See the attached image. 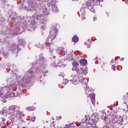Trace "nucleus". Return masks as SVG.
<instances>
[{"label":"nucleus","mask_w":128,"mask_h":128,"mask_svg":"<svg viewBox=\"0 0 128 128\" xmlns=\"http://www.w3.org/2000/svg\"><path fill=\"white\" fill-rule=\"evenodd\" d=\"M73 68L72 70L76 72L77 75L75 74H72L69 77V80L73 84H78L80 82H82L83 80H84V78L82 77V74L86 76L88 74V68L78 67V63L74 61L72 63Z\"/></svg>","instance_id":"nucleus-1"},{"label":"nucleus","mask_w":128,"mask_h":128,"mask_svg":"<svg viewBox=\"0 0 128 128\" xmlns=\"http://www.w3.org/2000/svg\"><path fill=\"white\" fill-rule=\"evenodd\" d=\"M8 87H4L2 88H0V96H1V98H8L14 96V94L12 92H8Z\"/></svg>","instance_id":"nucleus-2"},{"label":"nucleus","mask_w":128,"mask_h":128,"mask_svg":"<svg viewBox=\"0 0 128 128\" xmlns=\"http://www.w3.org/2000/svg\"><path fill=\"white\" fill-rule=\"evenodd\" d=\"M56 34H58V30H56V28L54 27L52 28L50 31V34L46 40L47 44H50V42L56 38Z\"/></svg>","instance_id":"nucleus-3"},{"label":"nucleus","mask_w":128,"mask_h":128,"mask_svg":"<svg viewBox=\"0 0 128 128\" xmlns=\"http://www.w3.org/2000/svg\"><path fill=\"white\" fill-rule=\"evenodd\" d=\"M90 92H92V88H87L86 89V94H88V98H90L91 102H94L95 98V96L94 93H90Z\"/></svg>","instance_id":"nucleus-4"},{"label":"nucleus","mask_w":128,"mask_h":128,"mask_svg":"<svg viewBox=\"0 0 128 128\" xmlns=\"http://www.w3.org/2000/svg\"><path fill=\"white\" fill-rule=\"evenodd\" d=\"M54 2H56V0H51V6L52 8V10L54 12H58V8L56 6V4Z\"/></svg>","instance_id":"nucleus-5"},{"label":"nucleus","mask_w":128,"mask_h":128,"mask_svg":"<svg viewBox=\"0 0 128 128\" xmlns=\"http://www.w3.org/2000/svg\"><path fill=\"white\" fill-rule=\"evenodd\" d=\"M86 8L90 10H91V12H94V10H92V8H94L92 2V0H89L86 2Z\"/></svg>","instance_id":"nucleus-6"},{"label":"nucleus","mask_w":128,"mask_h":128,"mask_svg":"<svg viewBox=\"0 0 128 128\" xmlns=\"http://www.w3.org/2000/svg\"><path fill=\"white\" fill-rule=\"evenodd\" d=\"M112 122H114L113 124H116L118 122H122V118L120 116L118 117V116H113L112 117Z\"/></svg>","instance_id":"nucleus-7"},{"label":"nucleus","mask_w":128,"mask_h":128,"mask_svg":"<svg viewBox=\"0 0 128 128\" xmlns=\"http://www.w3.org/2000/svg\"><path fill=\"white\" fill-rule=\"evenodd\" d=\"M80 64H81V66H83V68H86V64H88V62L86 61V59H82L80 60Z\"/></svg>","instance_id":"nucleus-8"},{"label":"nucleus","mask_w":128,"mask_h":128,"mask_svg":"<svg viewBox=\"0 0 128 128\" xmlns=\"http://www.w3.org/2000/svg\"><path fill=\"white\" fill-rule=\"evenodd\" d=\"M22 118V114L20 112H18L16 117H14V120H20Z\"/></svg>","instance_id":"nucleus-9"},{"label":"nucleus","mask_w":128,"mask_h":128,"mask_svg":"<svg viewBox=\"0 0 128 128\" xmlns=\"http://www.w3.org/2000/svg\"><path fill=\"white\" fill-rule=\"evenodd\" d=\"M3 110L4 112L2 111H0V114H4H4H10V111L9 110H8L6 108L4 107V108H3Z\"/></svg>","instance_id":"nucleus-10"},{"label":"nucleus","mask_w":128,"mask_h":128,"mask_svg":"<svg viewBox=\"0 0 128 128\" xmlns=\"http://www.w3.org/2000/svg\"><path fill=\"white\" fill-rule=\"evenodd\" d=\"M26 44V42L24 40H20L18 42V46H24Z\"/></svg>","instance_id":"nucleus-11"},{"label":"nucleus","mask_w":128,"mask_h":128,"mask_svg":"<svg viewBox=\"0 0 128 128\" xmlns=\"http://www.w3.org/2000/svg\"><path fill=\"white\" fill-rule=\"evenodd\" d=\"M61 62L58 60L55 61L54 63L53 64L54 66H60Z\"/></svg>","instance_id":"nucleus-12"},{"label":"nucleus","mask_w":128,"mask_h":128,"mask_svg":"<svg viewBox=\"0 0 128 128\" xmlns=\"http://www.w3.org/2000/svg\"><path fill=\"white\" fill-rule=\"evenodd\" d=\"M72 40L74 42H78V37L76 36H74L72 38Z\"/></svg>","instance_id":"nucleus-13"},{"label":"nucleus","mask_w":128,"mask_h":128,"mask_svg":"<svg viewBox=\"0 0 128 128\" xmlns=\"http://www.w3.org/2000/svg\"><path fill=\"white\" fill-rule=\"evenodd\" d=\"M18 48V45L14 44L11 46L10 50H13V52H14V50H16Z\"/></svg>","instance_id":"nucleus-14"},{"label":"nucleus","mask_w":128,"mask_h":128,"mask_svg":"<svg viewBox=\"0 0 128 128\" xmlns=\"http://www.w3.org/2000/svg\"><path fill=\"white\" fill-rule=\"evenodd\" d=\"M16 108V106H10L9 108L10 110H12V112H14Z\"/></svg>","instance_id":"nucleus-15"},{"label":"nucleus","mask_w":128,"mask_h":128,"mask_svg":"<svg viewBox=\"0 0 128 128\" xmlns=\"http://www.w3.org/2000/svg\"><path fill=\"white\" fill-rule=\"evenodd\" d=\"M6 80L8 82L9 86H10V84H12V78H8Z\"/></svg>","instance_id":"nucleus-16"},{"label":"nucleus","mask_w":128,"mask_h":128,"mask_svg":"<svg viewBox=\"0 0 128 128\" xmlns=\"http://www.w3.org/2000/svg\"><path fill=\"white\" fill-rule=\"evenodd\" d=\"M27 110H36V108L34 107H32V106H30V107H28L26 108Z\"/></svg>","instance_id":"nucleus-17"},{"label":"nucleus","mask_w":128,"mask_h":128,"mask_svg":"<svg viewBox=\"0 0 128 128\" xmlns=\"http://www.w3.org/2000/svg\"><path fill=\"white\" fill-rule=\"evenodd\" d=\"M81 18L82 20H86V16H84V14H82L81 16Z\"/></svg>","instance_id":"nucleus-18"},{"label":"nucleus","mask_w":128,"mask_h":128,"mask_svg":"<svg viewBox=\"0 0 128 128\" xmlns=\"http://www.w3.org/2000/svg\"><path fill=\"white\" fill-rule=\"evenodd\" d=\"M14 78H18V73L14 74Z\"/></svg>","instance_id":"nucleus-19"},{"label":"nucleus","mask_w":128,"mask_h":128,"mask_svg":"<svg viewBox=\"0 0 128 128\" xmlns=\"http://www.w3.org/2000/svg\"><path fill=\"white\" fill-rule=\"evenodd\" d=\"M35 120H36V116H34V117L31 118L32 122H34Z\"/></svg>","instance_id":"nucleus-20"},{"label":"nucleus","mask_w":128,"mask_h":128,"mask_svg":"<svg viewBox=\"0 0 128 128\" xmlns=\"http://www.w3.org/2000/svg\"><path fill=\"white\" fill-rule=\"evenodd\" d=\"M44 58L42 56H40V58H39V60H44Z\"/></svg>","instance_id":"nucleus-21"},{"label":"nucleus","mask_w":128,"mask_h":128,"mask_svg":"<svg viewBox=\"0 0 128 128\" xmlns=\"http://www.w3.org/2000/svg\"><path fill=\"white\" fill-rule=\"evenodd\" d=\"M40 42H38L36 44V46H37V48H40Z\"/></svg>","instance_id":"nucleus-22"},{"label":"nucleus","mask_w":128,"mask_h":128,"mask_svg":"<svg viewBox=\"0 0 128 128\" xmlns=\"http://www.w3.org/2000/svg\"><path fill=\"white\" fill-rule=\"evenodd\" d=\"M64 128H70L68 125H66Z\"/></svg>","instance_id":"nucleus-23"},{"label":"nucleus","mask_w":128,"mask_h":128,"mask_svg":"<svg viewBox=\"0 0 128 128\" xmlns=\"http://www.w3.org/2000/svg\"><path fill=\"white\" fill-rule=\"evenodd\" d=\"M112 68L114 70V69L116 68V66L114 65L112 66Z\"/></svg>","instance_id":"nucleus-24"},{"label":"nucleus","mask_w":128,"mask_h":128,"mask_svg":"<svg viewBox=\"0 0 128 128\" xmlns=\"http://www.w3.org/2000/svg\"><path fill=\"white\" fill-rule=\"evenodd\" d=\"M64 80L65 81V84H68V80Z\"/></svg>","instance_id":"nucleus-25"},{"label":"nucleus","mask_w":128,"mask_h":128,"mask_svg":"<svg viewBox=\"0 0 128 128\" xmlns=\"http://www.w3.org/2000/svg\"><path fill=\"white\" fill-rule=\"evenodd\" d=\"M26 78V76H24L23 78V80H28V78Z\"/></svg>","instance_id":"nucleus-26"},{"label":"nucleus","mask_w":128,"mask_h":128,"mask_svg":"<svg viewBox=\"0 0 128 128\" xmlns=\"http://www.w3.org/2000/svg\"><path fill=\"white\" fill-rule=\"evenodd\" d=\"M98 119H96V121H94V124H96V122H98Z\"/></svg>","instance_id":"nucleus-27"},{"label":"nucleus","mask_w":128,"mask_h":128,"mask_svg":"<svg viewBox=\"0 0 128 128\" xmlns=\"http://www.w3.org/2000/svg\"><path fill=\"white\" fill-rule=\"evenodd\" d=\"M120 60L122 61V60H124V58H122Z\"/></svg>","instance_id":"nucleus-28"},{"label":"nucleus","mask_w":128,"mask_h":128,"mask_svg":"<svg viewBox=\"0 0 128 128\" xmlns=\"http://www.w3.org/2000/svg\"><path fill=\"white\" fill-rule=\"evenodd\" d=\"M98 2H104V0H96Z\"/></svg>","instance_id":"nucleus-29"},{"label":"nucleus","mask_w":128,"mask_h":128,"mask_svg":"<svg viewBox=\"0 0 128 128\" xmlns=\"http://www.w3.org/2000/svg\"><path fill=\"white\" fill-rule=\"evenodd\" d=\"M58 118H59V120H62V116H60L58 117Z\"/></svg>","instance_id":"nucleus-30"},{"label":"nucleus","mask_w":128,"mask_h":128,"mask_svg":"<svg viewBox=\"0 0 128 128\" xmlns=\"http://www.w3.org/2000/svg\"><path fill=\"white\" fill-rule=\"evenodd\" d=\"M4 120H6V119L3 118H2V121H3V122H4Z\"/></svg>","instance_id":"nucleus-31"},{"label":"nucleus","mask_w":128,"mask_h":128,"mask_svg":"<svg viewBox=\"0 0 128 128\" xmlns=\"http://www.w3.org/2000/svg\"><path fill=\"white\" fill-rule=\"evenodd\" d=\"M94 22H96V20H95L96 18H94Z\"/></svg>","instance_id":"nucleus-32"},{"label":"nucleus","mask_w":128,"mask_h":128,"mask_svg":"<svg viewBox=\"0 0 128 128\" xmlns=\"http://www.w3.org/2000/svg\"><path fill=\"white\" fill-rule=\"evenodd\" d=\"M4 102H6V100H4Z\"/></svg>","instance_id":"nucleus-33"},{"label":"nucleus","mask_w":128,"mask_h":128,"mask_svg":"<svg viewBox=\"0 0 128 128\" xmlns=\"http://www.w3.org/2000/svg\"><path fill=\"white\" fill-rule=\"evenodd\" d=\"M13 20H16V18H13Z\"/></svg>","instance_id":"nucleus-34"},{"label":"nucleus","mask_w":128,"mask_h":128,"mask_svg":"<svg viewBox=\"0 0 128 128\" xmlns=\"http://www.w3.org/2000/svg\"><path fill=\"white\" fill-rule=\"evenodd\" d=\"M87 124H90V123H87Z\"/></svg>","instance_id":"nucleus-35"},{"label":"nucleus","mask_w":128,"mask_h":128,"mask_svg":"<svg viewBox=\"0 0 128 128\" xmlns=\"http://www.w3.org/2000/svg\"><path fill=\"white\" fill-rule=\"evenodd\" d=\"M126 2H128V0H127V1H126Z\"/></svg>","instance_id":"nucleus-36"},{"label":"nucleus","mask_w":128,"mask_h":128,"mask_svg":"<svg viewBox=\"0 0 128 128\" xmlns=\"http://www.w3.org/2000/svg\"><path fill=\"white\" fill-rule=\"evenodd\" d=\"M82 10H80V12H82Z\"/></svg>","instance_id":"nucleus-37"}]
</instances>
